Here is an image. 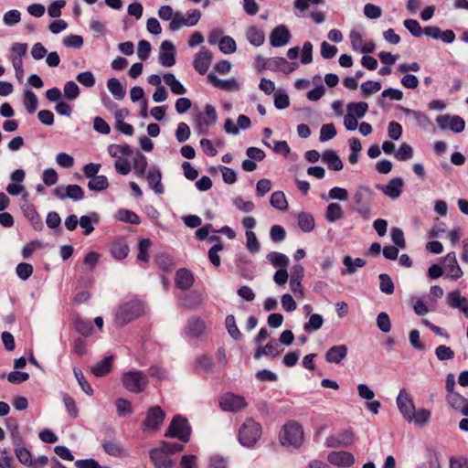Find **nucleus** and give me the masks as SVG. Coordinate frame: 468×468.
<instances>
[{"instance_id": "obj_1", "label": "nucleus", "mask_w": 468, "mask_h": 468, "mask_svg": "<svg viewBox=\"0 0 468 468\" xmlns=\"http://www.w3.org/2000/svg\"><path fill=\"white\" fill-rule=\"evenodd\" d=\"M144 313V303L137 299L121 303L114 313V324L122 327L142 316Z\"/></svg>"}, {"instance_id": "obj_2", "label": "nucleus", "mask_w": 468, "mask_h": 468, "mask_svg": "<svg viewBox=\"0 0 468 468\" xmlns=\"http://www.w3.org/2000/svg\"><path fill=\"white\" fill-rule=\"evenodd\" d=\"M261 436V425L251 418L246 419L239 429L238 440L245 447H253Z\"/></svg>"}, {"instance_id": "obj_3", "label": "nucleus", "mask_w": 468, "mask_h": 468, "mask_svg": "<svg viewBox=\"0 0 468 468\" xmlns=\"http://www.w3.org/2000/svg\"><path fill=\"white\" fill-rule=\"evenodd\" d=\"M280 441L282 445L299 447L303 441L302 426L295 421L286 423L280 433Z\"/></svg>"}, {"instance_id": "obj_4", "label": "nucleus", "mask_w": 468, "mask_h": 468, "mask_svg": "<svg viewBox=\"0 0 468 468\" xmlns=\"http://www.w3.org/2000/svg\"><path fill=\"white\" fill-rule=\"evenodd\" d=\"M372 196V189L365 186H359L354 195L356 212L361 215L364 219H368L370 217Z\"/></svg>"}, {"instance_id": "obj_5", "label": "nucleus", "mask_w": 468, "mask_h": 468, "mask_svg": "<svg viewBox=\"0 0 468 468\" xmlns=\"http://www.w3.org/2000/svg\"><path fill=\"white\" fill-rule=\"evenodd\" d=\"M165 437L176 438L183 442H188L191 436V427L186 419L176 416L165 433Z\"/></svg>"}, {"instance_id": "obj_6", "label": "nucleus", "mask_w": 468, "mask_h": 468, "mask_svg": "<svg viewBox=\"0 0 468 468\" xmlns=\"http://www.w3.org/2000/svg\"><path fill=\"white\" fill-rule=\"evenodd\" d=\"M123 387L133 393H141L148 384L147 376L140 370L125 372L122 378Z\"/></svg>"}, {"instance_id": "obj_7", "label": "nucleus", "mask_w": 468, "mask_h": 468, "mask_svg": "<svg viewBox=\"0 0 468 468\" xmlns=\"http://www.w3.org/2000/svg\"><path fill=\"white\" fill-rule=\"evenodd\" d=\"M200 17L201 13L197 9L188 12L186 18L181 12H176L170 22L169 28L172 31H177L184 26L194 27L198 23Z\"/></svg>"}, {"instance_id": "obj_8", "label": "nucleus", "mask_w": 468, "mask_h": 468, "mask_svg": "<svg viewBox=\"0 0 468 468\" xmlns=\"http://www.w3.org/2000/svg\"><path fill=\"white\" fill-rule=\"evenodd\" d=\"M53 195L61 200L69 198L73 201H80L84 198V190L79 185L59 186L54 188Z\"/></svg>"}, {"instance_id": "obj_9", "label": "nucleus", "mask_w": 468, "mask_h": 468, "mask_svg": "<svg viewBox=\"0 0 468 468\" xmlns=\"http://www.w3.org/2000/svg\"><path fill=\"white\" fill-rule=\"evenodd\" d=\"M219 406L224 411L237 412L247 406L245 399L241 396L226 393L219 399Z\"/></svg>"}, {"instance_id": "obj_10", "label": "nucleus", "mask_w": 468, "mask_h": 468, "mask_svg": "<svg viewBox=\"0 0 468 468\" xmlns=\"http://www.w3.org/2000/svg\"><path fill=\"white\" fill-rule=\"evenodd\" d=\"M397 405L406 420L412 422L414 419L415 406L410 396L405 389H400L397 397Z\"/></svg>"}, {"instance_id": "obj_11", "label": "nucleus", "mask_w": 468, "mask_h": 468, "mask_svg": "<svg viewBox=\"0 0 468 468\" xmlns=\"http://www.w3.org/2000/svg\"><path fill=\"white\" fill-rule=\"evenodd\" d=\"M165 414L159 406L150 408L146 412V418L143 422L144 430L156 431L163 424Z\"/></svg>"}, {"instance_id": "obj_12", "label": "nucleus", "mask_w": 468, "mask_h": 468, "mask_svg": "<svg viewBox=\"0 0 468 468\" xmlns=\"http://www.w3.org/2000/svg\"><path fill=\"white\" fill-rule=\"evenodd\" d=\"M291 33L286 26L280 25L272 29L270 35V44L280 48L287 45L291 40Z\"/></svg>"}, {"instance_id": "obj_13", "label": "nucleus", "mask_w": 468, "mask_h": 468, "mask_svg": "<svg viewBox=\"0 0 468 468\" xmlns=\"http://www.w3.org/2000/svg\"><path fill=\"white\" fill-rule=\"evenodd\" d=\"M149 456L154 468H171L175 464L174 461L161 446L150 450Z\"/></svg>"}, {"instance_id": "obj_14", "label": "nucleus", "mask_w": 468, "mask_h": 468, "mask_svg": "<svg viewBox=\"0 0 468 468\" xmlns=\"http://www.w3.org/2000/svg\"><path fill=\"white\" fill-rule=\"evenodd\" d=\"M403 179L401 177H394L387 185H377L378 189L392 199H396L401 195Z\"/></svg>"}, {"instance_id": "obj_15", "label": "nucleus", "mask_w": 468, "mask_h": 468, "mask_svg": "<svg viewBox=\"0 0 468 468\" xmlns=\"http://www.w3.org/2000/svg\"><path fill=\"white\" fill-rule=\"evenodd\" d=\"M213 55L208 49L202 48L198 53H197L194 59V68L199 74L207 73L210 67Z\"/></svg>"}, {"instance_id": "obj_16", "label": "nucleus", "mask_w": 468, "mask_h": 468, "mask_svg": "<svg viewBox=\"0 0 468 468\" xmlns=\"http://www.w3.org/2000/svg\"><path fill=\"white\" fill-rule=\"evenodd\" d=\"M159 61L165 67L176 64V49L172 42L165 40L161 43Z\"/></svg>"}, {"instance_id": "obj_17", "label": "nucleus", "mask_w": 468, "mask_h": 468, "mask_svg": "<svg viewBox=\"0 0 468 468\" xmlns=\"http://www.w3.org/2000/svg\"><path fill=\"white\" fill-rule=\"evenodd\" d=\"M327 461L335 466L349 467L354 464L355 457L348 452H331L327 456Z\"/></svg>"}, {"instance_id": "obj_18", "label": "nucleus", "mask_w": 468, "mask_h": 468, "mask_svg": "<svg viewBox=\"0 0 468 468\" xmlns=\"http://www.w3.org/2000/svg\"><path fill=\"white\" fill-rule=\"evenodd\" d=\"M443 269L448 275L453 280H457L463 276V271L458 264L455 252H449L443 260Z\"/></svg>"}, {"instance_id": "obj_19", "label": "nucleus", "mask_w": 468, "mask_h": 468, "mask_svg": "<svg viewBox=\"0 0 468 468\" xmlns=\"http://www.w3.org/2000/svg\"><path fill=\"white\" fill-rule=\"evenodd\" d=\"M448 405L455 411L468 416V399L457 392H452L446 397Z\"/></svg>"}, {"instance_id": "obj_20", "label": "nucleus", "mask_w": 468, "mask_h": 468, "mask_svg": "<svg viewBox=\"0 0 468 468\" xmlns=\"http://www.w3.org/2000/svg\"><path fill=\"white\" fill-rule=\"evenodd\" d=\"M195 278L192 274V272L186 269L182 268L179 269L175 277V283L177 288H179L182 291H186L189 288H191L194 284Z\"/></svg>"}, {"instance_id": "obj_21", "label": "nucleus", "mask_w": 468, "mask_h": 468, "mask_svg": "<svg viewBox=\"0 0 468 468\" xmlns=\"http://www.w3.org/2000/svg\"><path fill=\"white\" fill-rule=\"evenodd\" d=\"M209 82L216 88L227 91H234L239 90V83L235 79L220 80L214 73L207 75Z\"/></svg>"}, {"instance_id": "obj_22", "label": "nucleus", "mask_w": 468, "mask_h": 468, "mask_svg": "<svg viewBox=\"0 0 468 468\" xmlns=\"http://www.w3.org/2000/svg\"><path fill=\"white\" fill-rule=\"evenodd\" d=\"M347 352L346 345L334 346L326 351L324 357L328 363L339 364L347 356Z\"/></svg>"}, {"instance_id": "obj_23", "label": "nucleus", "mask_w": 468, "mask_h": 468, "mask_svg": "<svg viewBox=\"0 0 468 468\" xmlns=\"http://www.w3.org/2000/svg\"><path fill=\"white\" fill-rule=\"evenodd\" d=\"M161 178L162 175L159 168L153 166L147 171L146 179L148 181L150 187L156 194L164 193V186L161 183Z\"/></svg>"}, {"instance_id": "obj_24", "label": "nucleus", "mask_w": 468, "mask_h": 468, "mask_svg": "<svg viewBox=\"0 0 468 468\" xmlns=\"http://www.w3.org/2000/svg\"><path fill=\"white\" fill-rule=\"evenodd\" d=\"M110 250L114 259L123 260L129 253V246L124 239H118L111 243Z\"/></svg>"}, {"instance_id": "obj_25", "label": "nucleus", "mask_w": 468, "mask_h": 468, "mask_svg": "<svg viewBox=\"0 0 468 468\" xmlns=\"http://www.w3.org/2000/svg\"><path fill=\"white\" fill-rule=\"evenodd\" d=\"M102 447L104 452L111 456L122 458L127 455L122 443L115 440L104 441Z\"/></svg>"}, {"instance_id": "obj_26", "label": "nucleus", "mask_w": 468, "mask_h": 468, "mask_svg": "<svg viewBox=\"0 0 468 468\" xmlns=\"http://www.w3.org/2000/svg\"><path fill=\"white\" fill-rule=\"evenodd\" d=\"M269 63L270 67H273L285 74L292 72L299 66L297 62H288L286 58L282 57L272 58L269 60Z\"/></svg>"}, {"instance_id": "obj_27", "label": "nucleus", "mask_w": 468, "mask_h": 468, "mask_svg": "<svg viewBox=\"0 0 468 468\" xmlns=\"http://www.w3.org/2000/svg\"><path fill=\"white\" fill-rule=\"evenodd\" d=\"M322 162L327 165L329 169L340 171L343 168V162L338 154L333 150H326L322 154Z\"/></svg>"}, {"instance_id": "obj_28", "label": "nucleus", "mask_w": 468, "mask_h": 468, "mask_svg": "<svg viewBox=\"0 0 468 468\" xmlns=\"http://www.w3.org/2000/svg\"><path fill=\"white\" fill-rule=\"evenodd\" d=\"M206 329L205 322L197 317H192L188 320L186 334L190 336L198 337Z\"/></svg>"}, {"instance_id": "obj_29", "label": "nucleus", "mask_w": 468, "mask_h": 468, "mask_svg": "<svg viewBox=\"0 0 468 468\" xmlns=\"http://www.w3.org/2000/svg\"><path fill=\"white\" fill-rule=\"evenodd\" d=\"M165 83L170 87L171 91L177 95H183L186 93V89L183 84L176 78L173 73H165L163 76Z\"/></svg>"}, {"instance_id": "obj_30", "label": "nucleus", "mask_w": 468, "mask_h": 468, "mask_svg": "<svg viewBox=\"0 0 468 468\" xmlns=\"http://www.w3.org/2000/svg\"><path fill=\"white\" fill-rule=\"evenodd\" d=\"M246 38L251 45L260 47L265 41V35L261 29L250 27L246 31Z\"/></svg>"}, {"instance_id": "obj_31", "label": "nucleus", "mask_w": 468, "mask_h": 468, "mask_svg": "<svg viewBox=\"0 0 468 468\" xmlns=\"http://www.w3.org/2000/svg\"><path fill=\"white\" fill-rule=\"evenodd\" d=\"M148 166L146 157L140 152H137L133 162L134 175L138 178H143Z\"/></svg>"}, {"instance_id": "obj_32", "label": "nucleus", "mask_w": 468, "mask_h": 468, "mask_svg": "<svg viewBox=\"0 0 468 468\" xmlns=\"http://www.w3.org/2000/svg\"><path fill=\"white\" fill-rule=\"evenodd\" d=\"M112 360H113L112 356H106L103 360L96 363L91 367V372L96 377H103V376L107 375L112 369Z\"/></svg>"}, {"instance_id": "obj_33", "label": "nucleus", "mask_w": 468, "mask_h": 468, "mask_svg": "<svg viewBox=\"0 0 468 468\" xmlns=\"http://www.w3.org/2000/svg\"><path fill=\"white\" fill-rule=\"evenodd\" d=\"M324 217L325 219L331 223L342 219L344 217L342 207L338 203H330L326 207Z\"/></svg>"}, {"instance_id": "obj_34", "label": "nucleus", "mask_w": 468, "mask_h": 468, "mask_svg": "<svg viewBox=\"0 0 468 468\" xmlns=\"http://www.w3.org/2000/svg\"><path fill=\"white\" fill-rule=\"evenodd\" d=\"M107 88L115 100L121 101L124 98L126 91L118 79H109L107 81Z\"/></svg>"}, {"instance_id": "obj_35", "label": "nucleus", "mask_w": 468, "mask_h": 468, "mask_svg": "<svg viewBox=\"0 0 468 468\" xmlns=\"http://www.w3.org/2000/svg\"><path fill=\"white\" fill-rule=\"evenodd\" d=\"M108 154L114 158H121V155H131L133 154V149L127 144H110L108 146Z\"/></svg>"}, {"instance_id": "obj_36", "label": "nucleus", "mask_w": 468, "mask_h": 468, "mask_svg": "<svg viewBox=\"0 0 468 468\" xmlns=\"http://www.w3.org/2000/svg\"><path fill=\"white\" fill-rule=\"evenodd\" d=\"M270 203L274 208L285 211L288 208V202L282 191H275L271 195Z\"/></svg>"}, {"instance_id": "obj_37", "label": "nucleus", "mask_w": 468, "mask_h": 468, "mask_svg": "<svg viewBox=\"0 0 468 468\" xmlns=\"http://www.w3.org/2000/svg\"><path fill=\"white\" fill-rule=\"evenodd\" d=\"M266 258L272 266L280 269L286 268L290 262L289 258L285 254L277 251L270 252Z\"/></svg>"}, {"instance_id": "obj_38", "label": "nucleus", "mask_w": 468, "mask_h": 468, "mask_svg": "<svg viewBox=\"0 0 468 468\" xmlns=\"http://www.w3.org/2000/svg\"><path fill=\"white\" fill-rule=\"evenodd\" d=\"M347 113H353L356 119H362L368 110V104L365 101L350 102L347 104Z\"/></svg>"}, {"instance_id": "obj_39", "label": "nucleus", "mask_w": 468, "mask_h": 468, "mask_svg": "<svg viewBox=\"0 0 468 468\" xmlns=\"http://www.w3.org/2000/svg\"><path fill=\"white\" fill-rule=\"evenodd\" d=\"M414 150L411 145L402 143L399 149L394 152V157L400 162L410 160L413 157Z\"/></svg>"}, {"instance_id": "obj_40", "label": "nucleus", "mask_w": 468, "mask_h": 468, "mask_svg": "<svg viewBox=\"0 0 468 468\" xmlns=\"http://www.w3.org/2000/svg\"><path fill=\"white\" fill-rule=\"evenodd\" d=\"M298 225L303 232H311L314 229V218L311 214L302 212L298 216Z\"/></svg>"}, {"instance_id": "obj_41", "label": "nucleus", "mask_w": 468, "mask_h": 468, "mask_svg": "<svg viewBox=\"0 0 468 468\" xmlns=\"http://www.w3.org/2000/svg\"><path fill=\"white\" fill-rule=\"evenodd\" d=\"M116 218L120 221L134 225L141 223L139 216L133 211L128 209H119L116 213Z\"/></svg>"}, {"instance_id": "obj_42", "label": "nucleus", "mask_w": 468, "mask_h": 468, "mask_svg": "<svg viewBox=\"0 0 468 468\" xmlns=\"http://www.w3.org/2000/svg\"><path fill=\"white\" fill-rule=\"evenodd\" d=\"M205 113L207 119L199 121L198 125L200 128H207L208 126L215 124L218 120L217 111L211 104H207L205 106Z\"/></svg>"}, {"instance_id": "obj_43", "label": "nucleus", "mask_w": 468, "mask_h": 468, "mask_svg": "<svg viewBox=\"0 0 468 468\" xmlns=\"http://www.w3.org/2000/svg\"><path fill=\"white\" fill-rule=\"evenodd\" d=\"M88 187L91 191H103L109 187V182L105 176H96L90 179L88 182Z\"/></svg>"}, {"instance_id": "obj_44", "label": "nucleus", "mask_w": 468, "mask_h": 468, "mask_svg": "<svg viewBox=\"0 0 468 468\" xmlns=\"http://www.w3.org/2000/svg\"><path fill=\"white\" fill-rule=\"evenodd\" d=\"M321 197L324 200L336 199L340 201H346L348 199V192L346 188L335 186L329 190L327 197L324 194Z\"/></svg>"}, {"instance_id": "obj_45", "label": "nucleus", "mask_w": 468, "mask_h": 468, "mask_svg": "<svg viewBox=\"0 0 468 468\" xmlns=\"http://www.w3.org/2000/svg\"><path fill=\"white\" fill-rule=\"evenodd\" d=\"M156 265L165 271H171L175 266L173 258L166 253H160L155 257Z\"/></svg>"}, {"instance_id": "obj_46", "label": "nucleus", "mask_w": 468, "mask_h": 468, "mask_svg": "<svg viewBox=\"0 0 468 468\" xmlns=\"http://www.w3.org/2000/svg\"><path fill=\"white\" fill-rule=\"evenodd\" d=\"M324 324V318L321 314H314L309 317V321L303 324L304 331L311 333L319 330Z\"/></svg>"}, {"instance_id": "obj_47", "label": "nucleus", "mask_w": 468, "mask_h": 468, "mask_svg": "<svg viewBox=\"0 0 468 468\" xmlns=\"http://www.w3.org/2000/svg\"><path fill=\"white\" fill-rule=\"evenodd\" d=\"M15 453L17 460L24 465L31 467L33 465V459L29 450L23 446L15 447Z\"/></svg>"}, {"instance_id": "obj_48", "label": "nucleus", "mask_w": 468, "mask_h": 468, "mask_svg": "<svg viewBox=\"0 0 468 468\" xmlns=\"http://www.w3.org/2000/svg\"><path fill=\"white\" fill-rule=\"evenodd\" d=\"M225 325L233 339L240 340L242 338V334L237 326L234 315L229 314L226 317Z\"/></svg>"}, {"instance_id": "obj_49", "label": "nucleus", "mask_w": 468, "mask_h": 468, "mask_svg": "<svg viewBox=\"0 0 468 468\" xmlns=\"http://www.w3.org/2000/svg\"><path fill=\"white\" fill-rule=\"evenodd\" d=\"M37 98L31 90H26L24 92V105L29 113H33L37 108Z\"/></svg>"}, {"instance_id": "obj_50", "label": "nucleus", "mask_w": 468, "mask_h": 468, "mask_svg": "<svg viewBox=\"0 0 468 468\" xmlns=\"http://www.w3.org/2000/svg\"><path fill=\"white\" fill-rule=\"evenodd\" d=\"M218 48L219 50L224 54H232L237 49L235 40L229 36L220 38Z\"/></svg>"}, {"instance_id": "obj_51", "label": "nucleus", "mask_w": 468, "mask_h": 468, "mask_svg": "<svg viewBox=\"0 0 468 468\" xmlns=\"http://www.w3.org/2000/svg\"><path fill=\"white\" fill-rule=\"evenodd\" d=\"M463 303H466V298L461 295L458 290L452 291L447 295V303L452 308L461 309Z\"/></svg>"}, {"instance_id": "obj_52", "label": "nucleus", "mask_w": 468, "mask_h": 468, "mask_svg": "<svg viewBox=\"0 0 468 468\" xmlns=\"http://www.w3.org/2000/svg\"><path fill=\"white\" fill-rule=\"evenodd\" d=\"M214 362L211 356H201L196 361V369L203 370L207 373H210L213 371Z\"/></svg>"}, {"instance_id": "obj_53", "label": "nucleus", "mask_w": 468, "mask_h": 468, "mask_svg": "<svg viewBox=\"0 0 468 468\" xmlns=\"http://www.w3.org/2000/svg\"><path fill=\"white\" fill-rule=\"evenodd\" d=\"M92 218L95 222H98V215L96 213H91L90 216L80 217L79 223L80 227L84 229V235H90L94 230Z\"/></svg>"}, {"instance_id": "obj_54", "label": "nucleus", "mask_w": 468, "mask_h": 468, "mask_svg": "<svg viewBox=\"0 0 468 468\" xmlns=\"http://www.w3.org/2000/svg\"><path fill=\"white\" fill-rule=\"evenodd\" d=\"M246 247L250 253H257L260 250V242L252 230L246 231Z\"/></svg>"}, {"instance_id": "obj_55", "label": "nucleus", "mask_w": 468, "mask_h": 468, "mask_svg": "<svg viewBox=\"0 0 468 468\" xmlns=\"http://www.w3.org/2000/svg\"><path fill=\"white\" fill-rule=\"evenodd\" d=\"M63 91L65 98L69 101L77 99L80 95V88L73 80L65 83Z\"/></svg>"}, {"instance_id": "obj_56", "label": "nucleus", "mask_w": 468, "mask_h": 468, "mask_svg": "<svg viewBox=\"0 0 468 468\" xmlns=\"http://www.w3.org/2000/svg\"><path fill=\"white\" fill-rule=\"evenodd\" d=\"M73 372H74V376H75L80 387L81 388V389L87 395L91 396L93 394V389H92L91 386L89 384V382L87 381V379L85 378L82 371L80 369L74 368Z\"/></svg>"}, {"instance_id": "obj_57", "label": "nucleus", "mask_w": 468, "mask_h": 468, "mask_svg": "<svg viewBox=\"0 0 468 468\" xmlns=\"http://www.w3.org/2000/svg\"><path fill=\"white\" fill-rule=\"evenodd\" d=\"M360 88L363 95L368 97L380 90L381 84L379 81L367 80L361 84Z\"/></svg>"}, {"instance_id": "obj_58", "label": "nucleus", "mask_w": 468, "mask_h": 468, "mask_svg": "<svg viewBox=\"0 0 468 468\" xmlns=\"http://www.w3.org/2000/svg\"><path fill=\"white\" fill-rule=\"evenodd\" d=\"M380 291L386 294H392L394 292V283L388 274L382 273L378 276Z\"/></svg>"}, {"instance_id": "obj_59", "label": "nucleus", "mask_w": 468, "mask_h": 468, "mask_svg": "<svg viewBox=\"0 0 468 468\" xmlns=\"http://www.w3.org/2000/svg\"><path fill=\"white\" fill-rule=\"evenodd\" d=\"M151 244H152V241L149 239H143L139 241V243H138L139 252L137 255V259L140 261H144V262L148 261V260H149L148 249L150 248Z\"/></svg>"}, {"instance_id": "obj_60", "label": "nucleus", "mask_w": 468, "mask_h": 468, "mask_svg": "<svg viewBox=\"0 0 468 468\" xmlns=\"http://www.w3.org/2000/svg\"><path fill=\"white\" fill-rule=\"evenodd\" d=\"M191 135L189 126L186 122H179L176 131V138L178 143L186 142Z\"/></svg>"}, {"instance_id": "obj_61", "label": "nucleus", "mask_w": 468, "mask_h": 468, "mask_svg": "<svg viewBox=\"0 0 468 468\" xmlns=\"http://www.w3.org/2000/svg\"><path fill=\"white\" fill-rule=\"evenodd\" d=\"M336 135V130L333 123H326L322 125L320 130L319 140L321 142H326L333 139Z\"/></svg>"}, {"instance_id": "obj_62", "label": "nucleus", "mask_w": 468, "mask_h": 468, "mask_svg": "<svg viewBox=\"0 0 468 468\" xmlns=\"http://www.w3.org/2000/svg\"><path fill=\"white\" fill-rule=\"evenodd\" d=\"M431 411L426 409H420L417 412L414 411V422L418 426H423L427 424L431 420Z\"/></svg>"}, {"instance_id": "obj_63", "label": "nucleus", "mask_w": 468, "mask_h": 468, "mask_svg": "<svg viewBox=\"0 0 468 468\" xmlns=\"http://www.w3.org/2000/svg\"><path fill=\"white\" fill-rule=\"evenodd\" d=\"M21 20V13L16 10H9L6 13H5L3 17V22L5 25L8 27L15 26L16 24L19 23Z\"/></svg>"}, {"instance_id": "obj_64", "label": "nucleus", "mask_w": 468, "mask_h": 468, "mask_svg": "<svg viewBox=\"0 0 468 468\" xmlns=\"http://www.w3.org/2000/svg\"><path fill=\"white\" fill-rule=\"evenodd\" d=\"M74 464L76 468H111L107 465H101L93 458L77 460Z\"/></svg>"}]
</instances>
